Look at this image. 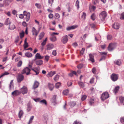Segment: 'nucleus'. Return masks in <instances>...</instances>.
<instances>
[{"label": "nucleus", "instance_id": "obj_60", "mask_svg": "<svg viewBox=\"0 0 124 124\" xmlns=\"http://www.w3.org/2000/svg\"><path fill=\"white\" fill-rule=\"evenodd\" d=\"M24 48L25 49L26 48L28 47V45L27 43H25L24 45Z\"/></svg>", "mask_w": 124, "mask_h": 124}, {"label": "nucleus", "instance_id": "obj_27", "mask_svg": "<svg viewBox=\"0 0 124 124\" xmlns=\"http://www.w3.org/2000/svg\"><path fill=\"white\" fill-rule=\"evenodd\" d=\"M11 23V22H10V20H9L8 18H7L5 22V24L7 25H8V24L10 25Z\"/></svg>", "mask_w": 124, "mask_h": 124}, {"label": "nucleus", "instance_id": "obj_59", "mask_svg": "<svg viewBox=\"0 0 124 124\" xmlns=\"http://www.w3.org/2000/svg\"><path fill=\"white\" fill-rule=\"evenodd\" d=\"M86 96L85 95H83L81 98L82 100V101H84L86 99Z\"/></svg>", "mask_w": 124, "mask_h": 124}, {"label": "nucleus", "instance_id": "obj_37", "mask_svg": "<svg viewBox=\"0 0 124 124\" xmlns=\"http://www.w3.org/2000/svg\"><path fill=\"white\" fill-rule=\"evenodd\" d=\"M18 101L19 103L22 104H23V99L21 98H19L18 99Z\"/></svg>", "mask_w": 124, "mask_h": 124}, {"label": "nucleus", "instance_id": "obj_26", "mask_svg": "<svg viewBox=\"0 0 124 124\" xmlns=\"http://www.w3.org/2000/svg\"><path fill=\"white\" fill-rule=\"evenodd\" d=\"M68 7L67 8L68 11L69 12H70L71 11L72 9V7L70 3H68Z\"/></svg>", "mask_w": 124, "mask_h": 124}, {"label": "nucleus", "instance_id": "obj_47", "mask_svg": "<svg viewBox=\"0 0 124 124\" xmlns=\"http://www.w3.org/2000/svg\"><path fill=\"white\" fill-rule=\"evenodd\" d=\"M79 1L78 0H77L76 2V6L77 7L78 9L79 8Z\"/></svg>", "mask_w": 124, "mask_h": 124}, {"label": "nucleus", "instance_id": "obj_15", "mask_svg": "<svg viewBox=\"0 0 124 124\" xmlns=\"http://www.w3.org/2000/svg\"><path fill=\"white\" fill-rule=\"evenodd\" d=\"M78 27V26L77 25H73L67 28V31H69L71 30L77 28Z\"/></svg>", "mask_w": 124, "mask_h": 124}, {"label": "nucleus", "instance_id": "obj_61", "mask_svg": "<svg viewBox=\"0 0 124 124\" xmlns=\"http://www.w3.org/2000/svg\"><path fill=\"white\" fill-rule=\"evenodd\" d=\"M49 56L48 55H46L45 57V59L47 61L49 60Z\"/></svg>", "mask_w": 124, "mask_h": 124}, {"label": "nucleus", "instance_id": "obj_53", "mask_svg": "<svg viewBox=\"0 0 124 124\" xmlns=\"http://www.w3.org/2000/svg\"><path fill=\"white\" fill-rule=\"evenodd\" d=\"M73 124H82L80 122H79L77 120L75 121L73 123Z\"/></svg>", "mask_w": 124, "mask_h": 124}, {"label": "nucleus", "instance_id": "obj_19", "mask_svg": "<svg viewBox=\"0 0 124 124\" xmlns=\"http://www.w3.org/2000/svg\"><path fill=\"white\" fill-rule=\"evenodd\" d=\"M47 50H50L52 49L54 47V45L52 44H50L47 45Z\"/></svg>", "mask_w": 124, "mask_h": 124}, {"label": "nucleus", "instance_id": "obj_29", "mask_svg": "<svg viewBox=\"0 0 124 124\" xmlns=\"http://www.w3.org/2000/svg\"><path fill=\"white\" fill-rule=\"evenodd\" d=\"M69 93V90L68 89H66L62 92L63 94V95H66Z\"/></svg>", "mask_w": 124, "mask_h": 124}, {"label": "nucleus", "instance_id": "obj_2", "mask_svg": "<svg viewBox=\"0 0 124 124\" xmlns=\"http://www.w3.org/2000/svg\"><path fill=\"white\" fill-rule=\"evenodd\" d=\"M101 19L103 21L107 16V14L105 11L102 12L99 15Z\"/></svg>", "mask_w": 124, "mask_h": 124}, {"label": "nucleus", "instance_id": "obj_21", "mask_svg": "<svg viewBox=\"0 0 124 124\" xmlns=\"http://www.w3.org/2000/svg\"><path fill=\"white\" fill-rule=\"evenodd\" d=\"M90 58L89 60L91 61L92 62H94V61L93 58V56L92 54H90L89 55Z\"/></svg>", "mask_w": 124, "mask_h": 124}, {"label": "nucleus", "instance_id": "obj_58", "mask_svg": "<svg viewBox=\"0 0 124 124\" xmlns=\"http://www.w3.org/2000/svg\"><path fill=\"white\" fill-rule=\"evenodd\" d=\"M53 15L51 13L49 14L48 15V17L50 19H52L53 17Z\"/></svg>", "mask_w": 124, "mask_h": 124}, {"label": "nucleus", "instance_id": "obj_44", "mask_svg": "<svg viewBox=\"0 0 124 124\" xmlns=\"http://www.w3.org/2000/svg\"><path fill=\"white\" fill-rule=\"evenodd\" d=\"M100 38H101V37L99 35H97L95 36V40L96 41H98Z\"/></svg>", "mask_w": 124, "mask_h": 124}, {"label": "nucleus", "instance_id": "obj_6", "mask_svg": "<svg viewBox=\"0 0 124 124\" xmlns=\"http://www.w3.org/2000/svg\"><path fill=\"white\" fill-rule=\"evenodd\" d=\"M116 44L111 43L109 44L108 47V50L109 51H112L116 47Z\"/></svg>", "mask_w": 124, "mask_h": 124}, {"label": "nucleus", "instance_id": "obj_20", "mask_svg": "<svg viewBox=\"0 0 124 124\" xmlns=\"http://www.w3.org/2000/svg\"><path fill=\"white\" fill-rule=\"evenodd\" d=\"M16 27L14 24H12L11 25H9L8 29L11 30H13L16 29Z\"/></svg>", "mask_w": 124, "mask_h": 124}, {"label": "nucleus", "instance_id": "obj_34", "mask_svg": "<svg viewBox=\"0 0 124 124\" xmlns=\"http://www.w3.org/2000/svg\"><path fill=\"white\" fill-rule=\"evenodd\" d=\"M119 86H116L115 88L113 90V92H114L115 93L117 92L119 90Z\"/></svg>", "mask_w": 124, "mask_h": 124}, {"label": "nucleus", "instance_id": "obj_13", "mask_svg": "<svg viewBox=\"0 0 124 124\" xmlns=\"http://www.w3.org/2000/svg\"><path fill=\"white\" fill-rule=\"evenodd\" d=\"M26 105L27 106V111L29 112L30 111L32 108L30 102H29Z\"/></svg>", "mask_w": 124, "mask_h": 124}, {"label": "nucleus", "instance_id": "obj_3", "mask_svg": "<svg viewBox=\"0 0 124 124\" xmlns=\"http://www.w3.org/2000/svg\"><path fill=\"white\" fill-rule=\"evenodd\" d=\"M31 70L29 69L28 67H26L24 69L22 72V73L24 74L26 73L27 75H28L30 74V71Z\"/></svg>", "mask_w": 124, "mask_h": 124}, {"label": "nucleus", "instance_id": "obj_32", "mask_svg": "<svg viewBox=\"0 0 124 124\" xmlns=\"http://www.w3.org/2000/svg\"><path fill=\"white\" fill-rule=\"evenodd\" d=\"M39 102L43 104H44L45 105H47V102L46 100H45L44 99L41 100Z\"/></svg>", "mask_w": 124, "mask_h": 124}, {"label": "nucleus", "instance_id": "obj_52", "mask_svg": "<svg viewBox=\"0 0 124 124\" xmlns=\"http://www.w3.org/2000/svg\"><path fill=\"white\" fill-rule=\"evenodd\" d=\"M94 100L93 99L91 100L89 102V103L90 105H91L94 103Z\"/></svg>", "mask_w": 124, "mask_h": 124}, {"label": "nucleus", "instance_id": "obj_9", "mask_svg": "<svg viewBox=\"0 0 124 124\" xmlns=\"http://www.w3.org/2000/svg\"><path fill=\"white\" fill-rule=\"evenodd\" d=\"M39 82L37 81H35L32 86V89L34 90H35L39 87Z\"/></svg>", "mask_w": 124, "mask_h": 124}, {"label": "nucleus", "instance_id": "obj_18", "mask_svg": "<svg viewBox=\"0 0 124 124\" xmlns=\"http://www.w3.org/2000/svg\"><path fill=\"white\" fill-rule=\"evenodd\" d=\"M56 95H54L52 99L51 100V102L54 103V105L56 104Z\"/></svg>", "mask_w": 124, "mask_h": 124}, {"label": "nucleus", "instance_id": "obj_14", "mask_svg": "<svg viewBox=\"0 0 124 124\" xmlns=\"http://www.w3.org/2000/svg\"><path fill=\"white\" fill-rule=\"evenodd\" d=\"M35 59H41L44 58L43 56H41L39 54L37 53L35 55Z\"/></svg>", "mask_w": 124, "mask_h": 124}, {"label": "nucleus", "instance_id": "obj_28", "mask_svg": "<svg viewBox=\"0 0 124 124\" xmlns=\"http://www.w3.org/2000/svg\"><path fill=\"white\" fill-rule=\"evenodd\" d=\"M48 86L50 90L52 91L53 90L54 86L53 84L49 83L48 84Z\"/></svg>", "mask_w": 124, "mask_h": 124}, {"label": "nucleus", "instance_id": "obj_56", "mask_svg": "<svg viewBox=\"0 0 124 124\" xmlns=\"http://www.w3.org/2000/svg\"><path fill=\"white\" fill-rule=\"evenodd\" d=\"M120 19H124V12L122 13L120 17Z\"/></svg>", "mask_w": 124, "mask_h": 124}, {"label": "nucleus", "instance_id": "obj_33", "mask_svg": "<svg viewBox=\"0 0 124 124\" xmlns=\"http://www.w3.org/2000/svg\"><path fill=\"white\" fill-rule=\"evenodd\" d=\"M10 2L7 0H5L4 1V4L6 6H7L9 5Z\"/></svg>", "mask_w": 124, "mask_h": 124}, {"label": "nucleus", "instance_id": "obj_8", "mask_svg": "<svg viewBox=\"0 0 124 124\" xmlns=\"http://www.w3.org/2000/svg\"><path fill=\"white\" fill-rule=\"evenodd\" d=\"M68 36L67 35L62 37L61 41L63 44H65L67 42L68 40Z\"/></svg>", "mask_w": 124, "mask_h": 124}, {"label": "nucleus", "instance_id": "obj_30", "mask_svg": "<svg viewBox=\"0 0 124 124\" xmlns=\"http://www.w3.org/2000/svg\"><path fill=\"white\" fill-rule=\"evenodd\" d=\"M52 37L50 38V39L51 41L54 42L56 40V37L54 36H52Z\"/></svg>", "mask_w": 124, "mask_h": 124}, {"label": "nucleus", "instance_id": "obj_39", "mask_svg": "<svg viewBox=\"0 0 124 124\" xmlns=\"http://www.w3.org/2000/svg\"><path fill=\"white\" fill-rule=\"evenodd\" d=\"M59 76L58 75H56L54 78V80L56 81H58L59 79Z\"/></svg>", "mask_w": 124, "mask_h": 124}, {"label": "nucleus", "instance_id": "obj_62", "mask_svg": "<svg viewBox=\"0 0 124 124\" xmlns=\"http://www.w3.org/2000/svg\"><path fill=\"white\" fill-rule=\"evenodd\" d=\"M96 70L95 68H93L92 69V72L93 73L95 74L96 73Z\"/></svg>", "mask_w": 124, "mask_h": 124}, {"label": "nucleus", "instance_id": "obj_31", "mask_svg": "<svg viewBox=\"0 0 124 124\" xmlns=\"http://www.w3.org/2000/svg\"><path fill=\"white\" fill-rule=\"evenodd\" d=\"M44 33L43 32L41 33L39 36V40H40L41 39L43 38L44 37Z\"/></svg>", "mask_w": 124, "mask_h": 124}, {"label": "nucleus", "instance_id": "obj_23", "mask_svg": "<svg viewBox=\"0 0 124 124\" xmlns=\"http://www.w3.org/2000/svg\"><path fill=\"white\" fill-rule=\"evenodd\" d=\"M32 32L33 35H35L36 36L37 35L38 32H37L36 30L34 27L32 28Z\"/></svg>", "mask_w": 124, "mask_h": 124}, {"label": "nucleus", "instance_id": "obj_49", "mask_svg": "<svg viewBox=\"0 0 124 124\" xmlns=\"http://www.w3.org/2000/svg\"><path fill=\"white\" fill-rule=\"evenodd\" d=\"M83 64H80L77 66V68L79 69H81L83 67Z\"/></svg>", "mask_w": 124, "mask_h": 124}, {"label": "nucleus", "instance_id": "obj_11", "mask_svg": "<svg viewBox=\"0 0 124 124\" xmlns=\"http://www.w3.org/2000/svg\"><path fill=\"white\" fill-rule=\"evenodd\" d=\"M31 70L36 73V75H38L39 73V67H35L34 68H31Z\"/></svg>", "mask_w": 124, "mask_h": 124}, {"label": "nucleus", "instance_id": "obj_36", "mask_svg": "<svg viewBox=\"0 0 124 124\" xmlns=\"http://www.w3.org/2000/svg\"><path fill=\"white\" fill-rule=\"evenodd\" d=\"M14 87L13 84V80H12L9 85V88L10 89Z\"/></svg>", "mask_w": 124, "mask_h": 124}, {"label": "nucleus", "instance_id": "obj_50", "mask_svg": "<svg viewBox=\"0 0 124 124\" xmlns=\"http://www.w3.org/2000/svg\"><path fill=\"white\" fill-rule=\"evenodd\" d=\"M55 19H58L60 17L58 13H56L55 14Z\"/></svg>", "mask_w": 124, "mask_h": 124}, {"label": "nucleus", "instance_id": "obj_40", "mask_svg": "<svg viewBox=\"0 0 124 124\" xmlns=\"http://www.w3.org/2000/svg\"><path fill=\"white\" fill-rule=\"evenodd\" d=\"M91 18L93 21L95 20L96 18V16L94 13H93L92 14L91 16Z\"/></svg>", "mask_w": 124, "mask_h": 124}, {"label": "nucleus", "instance_id": "obj_43", "mask_svg": "<svg viewBox=\"0 0 124 124\" xmlns=\"http://www.w3.org/2000/svg\"><path fill=\"white\" fill-rule=\"evenodd\" d=\"M61 83L60 82H57L56 84L55 87L57 88H58L61 85Z\"/></svg>", "mask_w": 124, "mask_h": 124}, {"label": "nucleus", "instance_id": "obj_41", "mask_svg": "<svg viewBox=\"0 0 124 124\" xmlns=\"http://www.w3.org/2000/svg\"><path fill=\"white\" fill-rule=\"evenodd\" d=\"M54 0H48V3L49 4L50 6H51L54 2Z\"/></svg>", "mask_w": 124, "mask_h": 124}, {"label": "nucleus", "instance_id": "obj_38", "mask_svg": "<svg viewBox=\"0 0 124 124\" xmlns=\"http://www.w3.org/2000/svg\"><path fill=\"white\" fill-rule=\"evenodd\" d=\"M34 118V116H31L30 119L29 121L28 124H30L32 122V121L33 120Z\"/></svg>", "mask_w": 124, "mask_h": 124}, {"label": "nucleus", "instance_id": "obj_63", "mask_svg": "<svg viewBox=\"0 0 124 124\" xmlns=\"http://www.w3.org/2000/svg\"><path fill=\"white\" fill-rule=\"evenodd\" d=\"M72 84V83L71 82H69L67 83V85L68 86H71Z\"/></svg>", "mask_w": 124, "mask_h": 124}, {"label": "nucleus", "instance_id": "obj_5", "mask_svg": "<svg viewBox=\"0 0 124 124\" xmlns=\"http://www.w3.org/2000/svg\"><path fill=\"white\" fill-rule=\"evenodd\" d=\"M24 76L22 74H19L17 76V82L20 83L24 79Z\"/></svg>", "mask_w": 124, "mask_h": 124}, {"label": "nucleus", "instance_id": "obj_1", "mask_svg": "<svg viewBox=\"0 0 124 124\" xmlns=\"http://www.w3.org/2000/svg\"><path fill=\"white\" fill-rule=\"evenodd\" d=\"M109 97V95L108 93L105 92L102 94L101 98L102 100L104 101L108 98Z\"/></svg>", "mask_w": 124, "mask_h": 124}, {"label": "nucleus", "instance_id": "obj_42", "mask_svg": "<svg viewBox=\"0 0 124 124\" xmlns=\"http://www.w3.org/2000/svg\"><path fill=\"white\" fill-rule=\"evenodd\" d=\"M119 99L121 103L123 102L124 101V97L121 96L119 98Z\"/></svg>", "mask_w": 124, "mask_h": 124}, {"label": "nucleus", "instance_id": "obj_7", "mask_svg": "<svg viewBox=\"0 0 124 124\" xmlns=\"http://www.w3.org/2000/svg\"><path fill=\"white\" fill-rule=\"evenodd\" d=\"M118 78V75L117 74H113L111 76V79L114 81H116L117 80Z\"/></svg>", "mask_w": 124, "mask_h": 124}, {"label": "nucleus", "instance_id": "obj_64", "mask_svg": "<svg viewBox=\"0 0 124 124\" xmlns=\"http://www.w3.org/2000/svg\"><path fill=\"white\" fill-rule=\"evenodd\" d=\"M23 15L22 14H20L19 15V18L21 19H23Z\"/></svg>", "mask_w": 124, "mask_h": 124}, {"label": "nucleus", "instance_id": "obj_46", "mask_svg": "<svg viewBox=\"0 0 124 124\" xmlns=\"http://www.w3.org/2000/svg\"><path fill=\"white\" fill-rule=\"evenodd\" d=\"M24 32L23 31L20 33V36L21 38H22L24 37Z\"/></svg>", "mask_w": 124, "mask_h": 124}, {"label": "nucleus", "instance_id": "obj_48", "mask_svg": "<svg viewBox=\"0 0 124 124\" xmlns=\"http://www.w3.org/2000/svg\"><path fill=\"white\" fill-rule=\"evenodd\" d=\"M35 6L38 8H41V5L39 4L36 3Z\"/></svg>", "mask_w": 124, "mask_h": 124}, {"label": "nucleus", "instance_id": "obj_22", "mask_svg": "<svg viewBox=\"0 0 124 124\" xmlns=\"http://www.w3.org/2000/svg\"><path fill=\"white\" fill-rule=\"evenodd\" d=\"M55 73V71H51L50 72L48 73L47 76L48 77H51Z\"/></svg>", "mask_w": 124, "mask_h": 124}, {"label": "nucleus", "instance_id": "obj_12", "mask_svg": "<svg viewBox=\"0 0 124 124\" xmlns=\"http://www.w3.org/2000/svg\"><path fill=\"white\" fill-rule=\"evenodd\" d=\"M112 27L115 29H117L119 28V24L118 23H115L112 25Z\"/></svg>", "mask_w": 124, "mask_h": 124}, {"label": "nucleus", "instance_id": "obj_51", "mask_svg": "<svg viewBox=\"0 0 124 124\" xmlns=\"http://www.w3.org/2000/svg\"><path fill=\"white\" fill-rule=\"evenodd\" d=\"M86 16V13L84 12L83 13V14L82 16V17L84 19H85V17Z\"/></svg>", "mask_w": 124, "mask_h": 124}, {"label": "nucleus", "instance_id": "obj_57", "mask_svg": "<svg viewBox=\"0 0 124 124\" xmlns=\"http://www.w3.org/2000/svg\"><path fill=\"white\" fill-rule=\"evenodd\" d=\"M90 25L91 27L92 28H95L96 27V25L93 23L90 24Z\"/></svg>", "mask_w": 124, "mask_h": 124}, {"label": "nucleus", "instance_id": "obj_54", "mask_svg": "<svg viewBox=\"0 0 124 124\" xmlns=\"http://www.w3.org/2000/svg\"><path fill=\"white\" fill-rule=\"evenodd\" d=\"M120 121L123 124H124V117H121Z\"/></svg>", "mask_w": 124, "mask_h": 124}, {"label": "nucleus", "instance_id": "obj_45", "mask_svg": "<svg viewBox=\"0 0 124 124\" xmlns=\"http://www.w3.org/2000/svg\"><path fill=\"white\" fill-rule=\"evenodd\" d=\"M78 84L81 87L83 88L84 87V85L83 82H78Z\"/></svg>", "mask_w": 124, "mask_h": 124}, {"label": "nucleus", "instance_id": "obj_35", "mask_svg": "<svg viewBox=\"0 0 124 124\" xmlns=\"http://www.w3.org/2000/svg\"><path fill=\"white\" fill-rule=\"evenodd\" d=\"M23 115V112L22 110H21L19 113V117L21 118V117Z\"/></svg>", "mask_w": 124, "mask_h": 124}, {"label": "nucleus", "instance_id": "obj_10", "mask_svg": "<svg viewBox=\"0 0 124 124\" xmlns=\"http://www.w3.org/2000/svg\"><path fill=\"white\" fill-rule=\"evenodd\" d=\"M21 91L22 93L23 94H25L27 92V88L25 86H23L21 89Z\"/></svg>", "mask_w": 124, "mask_h": 124}, {"label": "nucleus", "instance_id": "obj_17", "mask_svg": "<svg viewBox=\"0 0 124 124\" xmlns=\"http://www.w3.org/2000/svg\"><path fill=\"white\" fill-rule=\"evenodd\" d=\"M43 61L41 60H37L36 61V64L40 66L42 64Z\"/></svg>", "mask_w": 124, "mask_h": 124}, {"label": "nucleus", "instance_id": "obj_25", "mask_svg": "<svg viewBox=\"0 0 124 124\" xmlns=\"http://www.w3.org/2000/svg\"><path fill=\"white\" fill-rule=\"evenodd\" d=\"M25 55L26 57L28 58L31 57L32 56V54L31 53L29 52L26 53L25 54Z\"/></svg>", "mask_w": 124, "mask_h": 124}, {"label": "nucleus", "instance_id": "obj_55", "mask_svg": "<svg viewBox=\"0 0 124 124\" xmlns=\"http://www.w3.org/2000/svg\"><path fill=\"white\" fill-rule=\"evenodd\" d=\"M22 62L21 61H20L17 64V66L18 67H20L22 65Z\"/></svg>", "mask_w": 124, "mask_h": 124}, {"label": "nucleus", "instance_id": "obj_16", "mask_svg": "<svg viewBox=\"0 0 124 124\" xmlns=\"http://www.w3.org/2000/svg\"><path fill=\"white\" fill-rule=\"evenodd\" d=\"M20 93V92L18 90H16L12 93V94L13 96L17 95Z\"/></svg>", "mask_w": 124, "mask_h": 124}, {"label": "nucleus", "instance_id": "obj_24", "mask_svg": "<svg viewBox=\"0 0 124 124\" xmlns=\"http://www.w3.org/2000/svg\"><path fill=\"white\" fill-rule=\"evenodd\" d=\"M114 62L115 64L119 66L121 64V61L120 59H118L116 61H115Z\"/></svg>", "mask_w": 124, "mask_h": 124}, {"label": "nucleus", "instance_id": "obj_4", "mask_svg": "<svg viewBox=\"0 0 124 124\" xmlns=\"http://www.w3.org/2000/svg\"><path fill=\"white\" fill-rule=\"evenodd\" d=\"M23 15L26 16V21L28 22L29 20L30 16V13L29 12H27L26 11H24L23 12Z\"/></svg>", "mask_w": 124, "mask_h": 124}]
</instances>
